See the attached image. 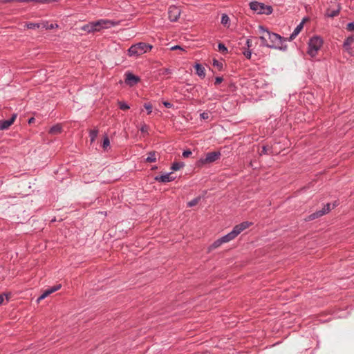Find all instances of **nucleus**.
<instances>
[{
  "mask_svg": "<svg viewBox=\"0 0 354 354\" xmlns=\"http://www.w3.org/2000/svg\"><path fill=\"white\" fill-rule=\"evenodd\" d=\"M259 31L261 34L259 39L261 41V45L262 46H266L270 48H278L283 50H286L287 46L283 45V42L287 39L281 37L279 34L269 31L263 26H259Z\"/></svg>",
  "mask_w": 354,
  "mask_h": 354,
  "instance_id": "nucleus-1",
  "label": "nucleus"
},
{
  "mask_svg": "<svg viewBox=\"0 0 354 354\" xmlns=\"http://www.w3.org/2000/svg\"><path fill=\"white\" fill-rule=\"evenodd\" d=\"M153 46L151 44L139 42L132 45L128 49V55L129 56H140L152 49Z\"/></svg>",
  "mask_w": 354,
  "mask_h": 354,
  "instance_id": "nucleus-2",
  "label": "nucleus"
},
{
  "mask_svg": "<svg viewBox=\"0 0 354 354\" xmlns=\"http://www.w3.org/2000/svg\"><path fill=\"white\" fill-rule=\"evenodd\" d=\"M308 54L314 57L323 45V39L318 36H314L308 41Z\"/></svg>",
  "mask_w": 354,
  "mask_h": 354,
  "instance_id": "nucleus-3",
  "label": "nucleus"
},
{
  "mask_svg": "<svg viewBox=\"0 0 354 354\" xmlns=\"http://www.w3.org/2000/svg\"><path fill=\"white\" fill-rule=\"evenodd\" d=\"M250 8L259 15H269L273 12L272 6L256 1L250 3Z\"/></svg>",
  "mask_w": 354,
  "mask_h": 354,
  "instance_id": "nucleus-4",
  "label": "nucleus"
},
{
  "mask_svg": "<svg viewBox=\"0 0 354 354\" xmlns=\"http://www.w3.org/2000/svg\"><path fill=\"white\" fill-rule=\"evenodd\" d=\"M111 24V22L110 21L101 19L84 26L82 29L88 32L100 31L102 28L108 27L106 26L107 24Z\"/></svg>",
  "mask_w": 354,
  "mask_h": 354,
  "instance_id": "nucleus-5",
  "label": "nucleus"
},
{
  "mask_svg": "<svg viewBox=\"0 0 354 354\" xmlns=\"http://www.w3.org/2000/svg\"><path fill=\"white\" fill-rule=\"evenodd\" d=\"M221 153L218 151L208 152L205 154V157L201 158L198 161L197 165L198 166H202L204 165L212 163L218 160L221 158Z\"/></svg>",
  "mask_w": 354,
  "mask_h": 354,
  "instance_id": "nucleus-6",
  "label": "nucleus"
},
{
  "mask_svg": "<svg viewBox=\"0 0 354 354\" xmlns=\"http://www.w3.org/2000/svg\"><path fill=\"white\" fill-rule=\"evenodd\" d=\"M330 211V204L327 203L324 205L322 209L317 211L308 216L307 221H313L317 218L322 216L323 215L328 213Z\"/></svg>",
  "mask_w": 354,
  "mask_h": 354,
  "instance_id": "nucleus-7",
  "label": "nucleus"
},
{
  "mask_svg": "<svg viewBox=\"0 0 354 354\" xmlns=\"http://www.w3.org/2000/svg\"><path fill=\"white\" fill-rule=\"evenodd\" d=\"M180 15V10L176 6H171L168 9V17L171 21H177Z\"/></svg>",
  "mask_w": 354,
  "mask_h": 354,
  "instance_id": "nucleus-8",
  "label": "nucleus"
},
{
  "mask_svg": "<svg viewBox=\"0 0 354 354\" xmlns=\"http://www.w3.org/2000/svg\"><path fill=\"white\" fill-rule=\"evenodd\" d=\"M125 76V83L130 86L137 84L140 81V78L138 76L133 75L131 72L126 73Z\"/></svg>",
  "mask_w": 354,
  "mask_h": 354,
  "instance_id": "nucleus-9",
  "label": "nucleus"
},
{
  "mask_svg": "<svg viewBox=\"0 0 354 354\" xmlns=\"http://www.w3.org/2000/svg\"><path fill=\"white\" fill-rule=\"evenodd\" d=\"M17 117V113H13L9 120H0V131L8 129L15 122Z\"/></svg>",
  "mask_w": 354,
  "mask_h": 354,
  "instance_id": "nucleus-10",
  "label": "nucleus"
},
{
  "mask_svg": "<svg viewBox=\"0 0 354 354\" xmlns=\"http://www.w3.org/2000/svg\"><path fill=\"white\" fill-rule=\"evenodd\" d=\"M175 176H172V173H168L161 176H157L154 178V180L161 183H169L174 180Z\"/></svg>",
  "mask_w": 354,
  "mask_h": 354,
  "instance_id": "nucleus-11",
  "label": "nucleus"
},
{
  "mask_svg": "<svg viewBox=\"0 0 354 354\" xmlns=\"http://www.w3.org/2000/svg\"><path fill=\"white\" fill-rule=\"evenodd\" d=\"M252 225V223L248 221H244L241 223L236 225L234 227L233 230L235 231L237 236L245 229L248 228Z\"/></svg>",
  "mask_w": 354,
  "mask_h": 354,
  "instance_id": "nucleus-12",
  "label": "nucleus"
},
{
  "mask_svg": "<svg viewBox=\"0 0 354 354\" xmlns=\"http://www.w3.org/2000/svg\"><path fill=\"white\" fill-rule=\"evenodd\" d=\"M304 21L305 19H303V21L295 28L294 31L292 32L290 37L288 38L289 41L293 40L299 35V33L304 28Z\"/></svg>",
  "mask_w": 354,
  "mask_h": 354,
  "instance_id": "nucleus-13",
  "label": "nucleus"
},
{
  "mask_svg": "<svg viewBox=\"0 0 354 354\" xmlns=\"http://www.w3.org/2000/svg\"><path fill=\"white\" fill-rule=\"evenodd\" d=\"M340 9L341 7L339 5H337V9L331 10L330 8H328L326 11L325 15L328 17H335L339 15Z\"/></svg>",
  "mask_w": 354,
  "mask_h": 354,
  "instance_id": "nucleus-14",
  "label": "nucleus"
},
{
  "mask_svg": "<svg viewBox=\"0 0 354 354\" xmlns=\"http://www.w3.org/2000/svg\"><path fill=\"white\" fill-rule=\"evenodd\" d=\"M237 236V234H236L235 231L232 230L228 234L223 236L221 237L222 241H223L224 243H227L234 239H235Z\"/></svg>",
  "mask_w": 354,
  "mask_h": 354,
  "instance_id": "nucleus-15",
  "label": "nucleus"
},
{
  "mask_svg": "<svg viewBox=\"0 0 354 354\" xmlns=\"http://www.w3.org/2000/svg\"><path fill=\"white\" fill-rule=\"evenodd\" d=\"M62 127L59 124L53 126L48 131V133L52 135H57L62 133Z\"/></svg>",
  "mask_w": 354,
  "mask_h": 354,
  "instance_id": "nucleus-16",
  "label": "nucleus"
},
{
  "mask_svg": "<svg viewBox=\"0 0 354 354\" xmlns=\"http://www.w3.org/2000/svg\"><path fill=\"white\" fill-rule=\"evenodd\" d=\"M195 69H196V74L201 77H205V68L204 67L200 64H196L194 66Z\"/></svg>",
  "mask_w": 354,
  "mask_h": 354,
  "instance_id": "nucleus-17",
  "label": "nucleus"
},
{
  "mask_svg": "<svg viewBox=\"0 0 354 354\" xmlns=\"http://www.w3.org/2000/svg\"><path fill=\"white\" fill-rule=\"evenodd\" d=\"M61 288V285L59 284V285H56V286H54L50 288H48L47 290H46L44 292V296H46L48 297V295H50V294L55 292V291L59 290Z\"/></svg>",
  "mask_w": 354,
  "mask_h": 354,
  "instance_id": "nucleus-18",
  "label": "nucleus"
},
{
  "mask_svg": "<svg viewBox=\"0 0 354 354\" xmlns=\"http://www.w3.org/2000/svg\"><path fill=\"white\" fill-rule=\"evenodd\" d=\"M223 243H224L223 241H222L221 237L217 240H216L209 247V250H213L218 247H220Z\"/></svg>",
  "mask_w": 354,
  "mask_h": 354,
  "instance_id": "nucleus-19",
  "label": "nucleus"
},
{
  "mask_svg": "<svg viewBox=\"0 0 354 354\" xmlns=\"http://www.w3.org/2000/svg\"><path fill=\"white\" fill-rule=\"evenodd\" d=\"M148 162H155L156 161V155L155 151H151L148 153V156L146 158Z\"/></svg>",
  "mask_w": 354,
  "mask_h": 354,
  "instance_id": "nucleus-20",
  "label": "nucleus"
},
{
  "mask_svg": "<svg viewBox=\"0 0 354 354\" xmlns=\"http://www.w3.org/2000/svg\"><path fill=\"white\" fill-rule=\"evenodd\" d=\"M98 129H91L89 131V137H90V140H91V142H93L97 136V134H98Z\"/></svg>",
  "mask_w": 354,
  "mask_h": 354,
  "instance_id": "nucleus-21",
  "label": "nucleus"
},
{
  "mask_svg": "<svg viewBox=\"0 0 354 354\" xmlns=\"http://www.w3.org/2000/svg\"><path fill=\"white\" fill-rule=\"evenodd\" d=\"M43 23H28L26 26L28 29H36V28H42Z\"/></svg>",
  "mask_w": 354,
  "mask_h": 354,
  "instance_id": "nucleus-22",
  "label": "nucleus"
},
{
  "mask_svg": "<svg viewBox=\"0 0 354 354\" xmlns=\"http://www.w3.org/2000/svg\"><path fill=\"white\" fill-rule=\"evenodd\" d=\"M230 18L227 14H223L221 23L225 27L230 26Z\"/></svg>",
  "mask_w": 354,
  "mask_h": 354,
  "instance_id": "nucleus-23",
  "label": "nucleus"
},
{
  "mask_svg": "<svg viewBox=\"0 0 354 354\" xmlns=\"http://www.w3.org/2000/svg\"><path fill=\"white\" fill-rule=\"evenodd\" d=\"M353 43H354V35L349 36L345 39V41H344V46L345 48H347L349 46H351Z\"/></svg>",
  "mask_w": 354,
  "mask_h": 354,
  "instance_id": "nucleus-24",
  "label": "nucleus"
},
{
  "mask_svg": "<svg viewBox=\"0 0 354 354\" xmlns=\"http://www.w3.org/2000/svg\"><path fill=\"white\" fill-rule=\"evenodd\" d=\"M184 163L182 162H175L172 164L171 169L174 171H177L184 167Z\"/></svg>",
  "mask_w": 354,
  "mask_h": 354,
  "instance_id": "nucleus-25",
  "label": "nucleus"
},
{
  "mask_svg": "<svg viewBox=\"0 0 354 354\" xmlns=\"http://www.w3.org/2000/svg\"><path fill=\"white\" fill-rule=\"evenodd\" d=\"M110 145V140L108 136H104L103 138L102 147L104 150H106L107 147Z\"/></svg>",
  "mask_w": 354,
  "mask_h": 354,
  "instance_id": "nucleus-26",
  "label": "nucleus"
},
{
  "mask_svg": "<svg viewBox=\"0 0 354 354\" xmlns=\"http://www.w3.org/2000/svg\"><path fill=\"white\" fill-rule=\"evenodd\" d=\"M200 200H201L200 197H196V198L192 199V201H190L189 202H188L187 206L189 207H194V206L196 205L198 203Z\"/></svg>",
  "mask_w": 354,
  "mask_h": 354,
  "instance_id": "nucleus-27",
  "label": "nucleus"
},
{
  "mask_svg": "<svg viewBox=\"0 0 354 354\" xmlns=\"http://www.w3.org/2000/svg\"><path fill=\"white\" fill-rule=\"evenodd\" d=\"M57 26H58V25L56 24H48V23H43L42 28H45L46 30H51Z\"/></svg>",
  "mask_w": 354,
  "mask_h": 354,
  "instance_id": "nucleus-28",
  "label": "nucleus"
},
{
  "mask_svg": "<svg viewBox=\"0 0 354 354\" xmlns=\"http://www.w3.org/2000/svg\"><path fill=\"white\" fill-rule=\"evenodd\" d=\"M213 66L216 67L219 71H221L223 66V63L216 59H213Z\"/></svg>",
  "mask_w": 354,
  "mask_h": 354,
  "instance_id": "nucleus-29",
  "label": "nucleus"
},
{
  "mask_svg": "<svg viewBox=\"0 0 354 354\" xmlns=\"http://www.w3.org/2000/svg\"><path fill=\"white\" fill-rule=\"evenodd\" d=\"M218 50L223 54H226L227 53V48L223 43H219L218 45Z\"/></svg>",
  "mask_w": 354,
  "mask_h": 354,
  "instance_id": "nucleus-30",
  "label": "nucleus"
},
{
  "mask_svg": "<svg viewBox=\"0 0 354 354\" xmlns=\"http://www.w3.org/2000/svg\"><path fill=\"white\" fill-rule=\"evenodd\" d=\"M270 150H271V149L269 148L268 146L263 145L262 147V150L260 152V155L262 156V155L269 154V151Z\"/></svg>",
  "mask_w": 354,
  "mask_h": 354,
  "instance_id": "nucleus-31",
  "label": "nucleus"
},
{
  "mask_svg": "<svg viewBox=\"0 0 354 354\" xmlns=\"http://www.w3.org/2000/svg\"><path fill=\"white\" fill-rule=\"evenodd\" d=\"M118 105L120 109L122 110H127L129 109V106L125 103L124 102H118Z\"/></svg>",
  "mask_w": 354,
  "mask_h": 354,
  "instance_id": "nucleus-32",
  "label": "nucleus"
},
{
  "mask_svg": "<svg viewBox=\"0 0 354 354\" xmlns=\"http://www.w3.org/2000/svg\"><path fill=\"white\" fill-rule=\"evenodd\" d=\"M144 107L146 109V110L147 111V114H150L152 112V109H153V106L151 105V104L150 103H145L144 104Z\"/></svg>",
  "mask_w": 354,
  "mask_h": 354,
  "instance_id": "nucleus-33",
  "label": "nucleus"
},
{
  "mask_svg": "<svg viewBox=\"0 0 354 354\" xmlns=\"http://www.w3.org/2000/svg\"><path fill=\"white\" fill-rule=\"evenodd\" d=\"M346 29L348 31H353L354 30V21L348 23L346 26Z\"/></svg>",
  "mask_w": 354,
  "mask_h": 354,
  "instance_id": "nucleus-34",
  "label": "nucleus"
},
{
  "mask_svg": "<svg viewBox=\"0 0 354 354\" xmlns=\"http://www.w3.org/2000/svg\"><path fill=\"white\" fill-rule=\"evenodd\" d=\"M243 53L247 59L251 58L252 53L250 50H244Z\"/></svg>",
  "mask_w": 354,
  "mask_h": 354,
  "instance_id": "nucleus-35",
  "label": "nucleus"
},
{
  "mask_svg": "<svg viewBox=\"0 0 354 354\" xmlns=\"http://www.w3.org/2000/svg\"><path fill=\"white\" fill-rule=\"evenodd\" d=\"M200 117L201 119L207 120L209 118V113L203 112V113H201Z\"/></svg>",
  "mask_w": 354,
  "mask_h": 354,
  "instance_id": "nucleus-36",
  "label": "nucleus"
},
{
  "mask_svg": "<svg viewBox=\"0 0 354 354\" xmlns=\"http://www.w3.org/2000/svg\"><path fill=\"white\" fill-rule=\"evenodd\" d=\"M192 151L190 150H185L183 152V158H188L190 155H192Z\"/></svg>",
  "mask_w": 354,
  "mask_h": 354,
  "instance_id": "nucleus-37",
  "label": "nucleus"
},
{
  "mask_svg": "<svg viewBox=\"0 0 354 354\" xmlns=\"http://www.w3.org/2000/svg\"><path fill=\"white\" fill-rule=\"evenodd\" d=\"M148 129L149 127L147 124H144L140 128V131L142 133H147Z\"/></svg>",
  "mask_w": 354,
  "mask_h": 354,
  "instance_id": "nucleus-38",
  "label": "nucleus"
},
{
  "mask_svg": "<svg viewBox=\"0 0 354 354\" xmlns=\"http://www.w3.org/2000/svg\"><path fill=\"white\" fill-rule=\"evenodd\" d=\"M223 77H216L215 78L214 84L215 85H218V84H221L223 82Z\"/></svg>",
  "mask_w": 354,
  "mask_h": 354,
  "instance_id": "nucleus-39",
  "label": "nucleus"
},
{
  "mask_svg": "<svg viewBox=\"0 0 354 354\" xmlns=\"http://www.w3.org/2000/svg\"><path fill=\"white\" fill-rule=\"evenodd\" d=\"M163 105L166 108H169V109L173 107V104L171 102H163Z\"/></svg>",
  "mask_w": 354,
  "mask_h": 354,
  "instance_id": "nucleus-40",
  "label": "nucleus"
},
{
  "mask_svg": "<svg viewBox=\"0 0 354 354\" xmlns=\"http://www.w3.org/2000/svg\"><path fill=\"white\" fill-rule=\"evenodd\" d=\"M171 71L169 68H165L162 72L163 75H167V74H171Z\"/></svg>",
  "mask_w": 354,
  "mask_h": 354,
  "instance_id": "nucleus-41",
  "label": "nucleus"
},
{
  "mask_svg": "<svg viewBox=\"0 0 354 354\" xmlns=\"http://www.w3.org/2000/svg\"><path fill=\"white\" fill-rule=\"evenodd\" d=\"M177 49H180V50H183L180 46L178 45H176V46H174L171 48V50H177Z\"/></svg>",
  "mask_w": 354,
  "mask_h": 354,
  "instance_id": "nucleus-42",
  "label": "nucleus"
},
{
  "mask_svg": "<svg viewBox=\"0 0 354 354\" xmlns=\"http://www.w3.org/2000/svg\"><path fill=\"white\" fill-rule=\"evenodd\" d=\"M246 45L248 48H250L252 46V41L250 39H248L246 40Z\"/></svg>",
  "mask_w": 354,
  "mask_h": 354,
  "instance_id": "nucleus-43",
  "label": "nucleus"
},
{
  "mask_svg": "<svg viewBox=\"0 0 354 354\" xmlns=\"http://www.w3.org/2000/svg\"><path fill=\"white\" fill-rule=\"evenodd\" d=\"M46 296H44V292L41 295V296H39L37 299V302H39L41 300L44 299V298H46Z\"/></svg>",
  "mask_w": 354,
  "mask_h": 354,
  "instance_id": "nucleus-44",
  "label": "nucleus"
},
{
  "mask_svg": "<svg viewBox=\"0 0 354 354\" xmlns=\"http://www.w3.org/2000/svg\"><path fill=\"white\" fill-rule=\"evenodd\" d=\"M4 297L3 295H0V305L3 302Z\"/></svg>",
  "mask_w": 354,
  "mask_h": 354,
  "instance_id": "nucleus-45",
  "label": "nucleus"
},
{
  "mask_svg": "<svg viewBox=\"0 0 354 354\" xmlns=\"http://www.w3.org/2000/svg\"><path fill=\"white\" fill-rule=\"evenodd\" d=\"M3 3L16 2L15 0H3Z\"/></svg>",
  "mask_w": 354,
  "mask_h": 354,
  "instance_id": "nucleus-46",
  "label": "nucleus"
},
{
  "mask_svg": "<svg viewBox=\"0 0 354 354\" xmlns=\"http://www.w3.org/2000/svg\"><path fill=\"white\" fill-rule=\"evenodd\" d=\"M35 2H39V3H46L48 2V0H36Z\"/></svg>",
  "mask_w": 354,
  "mask_h": 354,
  "instance_id": "nucleus-47",
  "label": "nucleus"
},
{
  "mask_svg": "<svg viewBox=\"0 0 354 354\" xmlns=\"http://www.w3.org/2000/svg\"><path fill=\"white\" fill-rule=\"evenodd\" d=\"M35 121V118H30L29 120H28V123L29 124H31L32 122H34Z\"/></svg>",
  "mask_w": 354,
  "mask_h": 354,
  "instance_id": "nucleus-48",
  "label": "nucleus"
}]
</instances>
